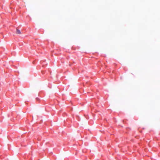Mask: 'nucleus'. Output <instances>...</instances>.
<instances>
[{
    "label": "nucleus",
    "mask_w": 160,
    "mask_h": 160,
    "mask_svg": "<svg viewBox=\"0 0 160 160\" xmlns=\"http://www.w3.org/2000/svg\"><path fill=\"white\" fill-rule=\"evenodd\" d=\"M16 33L17 34H21V33L20 31L18 29H17Z\"/></svg>",
    "instance_id": "f257e3e1"
}]
</instances>
